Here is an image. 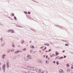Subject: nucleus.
Segmentation results:
<instances>
[{
    "label": "nucleus",
    "mask_w": 73,
    "mask_h": 73,
    "mask_svg": "<svg viewBox=\"0 0 73 73\" xmlns=\"http://www.w3.org/2000/svg\"><path fill=\"white\" fill-rule=\"evenodd\" d=\"M3 69L4 73L5 72V64H4V66H3Z\"/></svg>",
    "instance_id": "1"
},
{
    "label": "nucleus",
    "mask_w": 73,
    "mask_h": 73,
    "mask_svg": "<svg viewBox=\"0 0 73 73\" xmlns=\"http://www.w3.org/2000/svg\"><path fill=\"white\" fill-rule=\"evenodd\" d=\"M59 28H60V29H63V30H66V29L65 28L63 27H61V26H59Z\"/></svg>",
    "instance_id": "2"
},
{
    "label": "nucleus",
    "mask_w": 73,
    "mask_h": 73,
    "mask_svg": "<svg viewBox=\"0 0 73 73\" xmlns=\"http://www.w3.org/2000/svg\"><path fill=\"white\" fill-rule=\"evenodd\" d=\"M27 57L29 58V59H32V56L30 55H28L27 56Z\"/></svg>",
    "instance_id": "3"
},
{
    "label": "nucleus",
    "mask_w": 73,
    "mask_h": 73,
    "mask_svg": "<svg viewBox=\"0 0 73 73\" xmlns=\"http://www.w3.org/2000/svg\"><path fill=\"white\" fill-rule=\"evenodd\" d=\"M59 71L60 73H64V72H63V70H62V69L59 70Z\"/></svg>",
    "instance_id": "4"
},
{
    "label": "nucleus",
    "mask_w": 73,
    "mask_h": 73,
    "mask_svg": "<svg viewBox=\"0 0 73 73\" xmlns=\"http://www.w3.org/2000/svg\"><path fill=\"white\" fill-rule=\"evenodd\" d=\"M31 68H33V70H36V71L37 70V69H36V68L34 67H31Z\"/></svg>",
    "instance_id": "5"
},
{
    "label": "nucleus",
    "mask_w": 73,
    "mask_h": 73,
    "mask_svg": "<svg viewBox=\"0 0 73 73\" xmlns=\"http://www.w3.org/2000/svg\"><path fill=\"white\" fill-rule=\"evenodd\" d=\"M20 51H19V50H18L17 51H16L15 52V53H16V54H17V53H19V52H20Z\"/></svg>",
    "instance_id": "6"
},
{
    "label": "nucleus",
    "mask_w": 73,
    "mask_h": 73,
    "mask_svg": "<svg viewBox=\"0 0 73 73\" xmlns=\"http://www.w3.org/2000/svg\"><path fill=\"white\" fill-rule=\"evenodd\" d=\"M71 70V69H70V68H68L67 69V71L68 72H70Z\"/></svg>",
    "instance_id": "7"
},
{
    "label": "nucleus",
    "mask_w": 73,
    "mask_h": 73,
    "mask_svg": "<svg viewBox=\"0 0 73 73\" xmlns=\"http://www.w3.org/2000/svg\"><path fill=\"white\" fill-rule=\"evenodd\" d=\"M24 59L25 60V61H28V59H27V58H24Z\"/></svg>",
    "instance_id": "8"
},
{
    "label": "nucleus",
    "mask_w": 73,
    "mask_h": 73,
    "mask_svg": "<svg viewBox=\"0 0 73 73\" xmlns=\"http://www.w3.org/2000/svg\"><path fill=\"white\" fill-rule=\"evenodd\" d=\"M44 45H47V46H49V44L48 43H45L44 44Z\"/></svg>",
    "instance_id": "9"
},
{
    "label": "nucleus",
    "mask_w": 73,
    "mask_h": 73,
    "mask_svg": "<svg viewBox=\"0 0 73 73\" xmlns=\"http://www.w3.org/2000/svg\"><path fill=\"white\" fill-rule=\"evenodd\" d=\"M55 56V54H52V55H51L50 56V57H53V56Z\"/></svg>",
    "instance_id": "10"
},
{
    "label": "nucleus",
    "mask_w": 73,
    "mask_h": 73,
    "mask_svg": "<svg viewBox=\"0 0 73 73\" xmlns=\"http://www.w3.org/2000/svg\"><path fill=\"white\" fill-rule=\"evenodd\" d=\"M38 62L39 63H41V62L42 63V61H41V60L40 59H38Z\"/></svg>",
    "instance_id": "11"
},
{
    "label": "nucleus",
    "mask_w": 73,
    "mask_h": 73,
    "mask_svg": "<svg viewBox=\"0 0 73 73\" xmlns=\"http://www.w3.org/2000/svg\"><path fill=\"white\" fill-rule=\"evenodd\" d=\"M9 64V60H7V63L6 64Z\"/></svg>",
    "instance_id": "12"
},
{
    "label": "nucleus",
    "mask_w": 73,
    "mask_h": 73,
    "mask_svg": "<svg viewBox=\"0 0 73 73\" xmlns=\"http://www.w3.org/2000/svg\"><path fill=\"white\" fill-rule=\"evenodd\" d=\"M27 17H29V19H31V20L32 19V18L29 17V15H27Z\"/></svg>",
    "instance_id": "13"
},
{
    "label": "nucleus",
    "mask_w": 73,
    "mask_h": 73,
    "mask_svg": "<svg viewBox=\"0 0 73 73\" xmlns=\"http://www.w3.org/2000/svg\"><path fill=\"white\" fill-rule=\"evenodd\" d=\"M11 33H14V32H15L14 31H13V30H12L11 29Z\"/></svg>",
    "instance_id": "14"
},
{
    "label": "nucleus",
    "mask_w": 73,
    "mask_h": 73,
    "mask_svg": "<svg viewBox=\"0 0 73 73\" xmlns=\"http://www.w3.org/2000/svg\"><path fill=\"white\" fill-rule=\"evenodd\" d=\"M30 47L31 48H32L33 49L35 48V47H34V46H31Z\"/></svg>",
    "instance_id": "15"
},
{
    "label": "nucleus",
    "mask_w": 73,
    "mask_h": 73,
    "mask_svg": "<svg viewBox=\"0 0 73 73\" xmlns=\"http://www.w3.org/2000/svg\"><path fill=\"white\" fill-rule=\"evenodd\" d=\"M46 64H49V61L48 60H46Z\"/></svg>",
    "instance_id": "16"
},
{
    "label": "nucleus",
    "mask_w": 73,
    "mask_h": 73,
    "mask_svg": "<svg viewBox=\"0 0 73 73\" xmlns=\"http://www.w3.org/2000/svg\"><path fill=\"white\" fill-rule=\"evenodd\" d=\"M14 18L15 20H17V18H16V16H14Z\"/></svg>",
    "instance_id": "17"
},
{
    "label": "nucleus",
    "mask_w": 73,
    "mask_h": 73,
    "mask_svg": "<svg viewBox=\"0 0 73 73\" xmlns=\"http://www.w3.org/2000/svg\"><path fill=\"white\" fill-rule=\"evenodd\" d=\"M56 64L57 65H58L59 64V62L57 61L56 62Z\"/></svg>",
    "instance_id": "18"
},
{
    "label": "nucleus",
    "mask_w": 73,
    "mask_h": 73,
    "mask_svg": "<svg viewBox=\"0 0 73 73\" xmlns=\"http://www.w3.org/2000/svg\"><path fill=\"white\" fill-rule=\"evenodd\" d=\"M27 69H28L29 68H31V69H32V67L30 66H28L27 67Z\"/></svg>",
    "instance_id": "19"
},
{
    "label": "nucleus",
    "mask_w": 73,
    "mask_h": 73,
    "mask_svg": "<svg viewBox=\"0 0 73 73\" xmlns=\"http://www.w3.org/2000/svg\"><path fill=\"white\" fill-rule=\"evenodd\" d=\"M64 58V57L62 56L61 57H60V58H58V59H62V58Z\"/></svg>",
    "instance_id": "20"
},
{
    "label": "nucleus",
    "mask_w": 73,
    "mask_h": 73,
    "mask_svg": "<svg viewBox=\"0 0 73 73\" xmlns=\"http://www.w3.org/2000/svg\"><path fill=\"white\" fill-rule=\"evenodd\" d=\"M7 68H9V64H7Z\"/></svg>",
    "instance_id": "21"
},
{
    "label": "nucleus",
    "mask_w": 73,
    "mask_h": 73,
    "mask_svg": "<svg viewBox=\"0 0 73 73\" xmlns=\"http://www.w3.org/2000/svg\"><path fill=\"white\" fill-rule=\"evenodd\" d=\"M10 49H9L7 50V53H9L10 52Z\"/></svg>",
    "instance_id": "22"
},
{
    "label": "nucleus",
    "mask_w": 73,
    "mask_h": 73,
    "mask_svg": "<svg viewBox=\"0 0 73 73\" xmlns=\"http://www.w3.org/2000/svg\"><path fill=\"white\" fill-rule=\"evenodd\" d=\"M5 54H4L2 56V57H5Z\"/></svg>",
    "instance_id": "23"
},
{
    "label": "nucleus",
    "mask_w": 73,
    "mask_h": 73,
    "mask_svg": "<svg viewBox=\"0 0 73 73\" xmlns=\"http://www.w3.org/2000/svg\"><path fill=\"white\" fill-rule=\"evenodd\" d=\"M24 12L25 14H28V13L27 11H24Z\"/></svg>",
    "instance_id": "24"
},
{
    "label": "nucleus",
    "mask_w": 73,
    "mask_h": 73,
    "mask_svg": "<svg viewBox=\"0 0 73 73\" xmlns=\"http://www.w3.org/2000/svg\"><path fill=\"white\" fill-rule=\"evenodd\" d=\"M12 15H11V17H12V16H15V14L13 13H12Z\"/></svg>",
    "instance_id": "25"
},
{
    "label": "nucleus",
    "mask_w": 73,
    "mask_h": 73,
    "mask_svg": "<svg viewBox=\"0 0 73 73\" xmlns=\"http://www.w3.org/2000/svg\"><path fill=\"white\" fill-rule=\"evenodd\" d=\"M11 29H9V30H8V32H9V33L10 32H11Z\"/></svg>",
    "instance_id": "26"
},
{
    "label": "nucleus",
    "mask_w": 73,
    "mask_h": 73,
    "mask_svg": "<svg viewBox=\"0 0 73 73\" xmlns=\"http://www.w3.org/2000/svg\"><path fill=\"white\" fill-rule=\"evenodd\" d=\"M59 57L58 56H57V57H56V58L55 59V60H56V59H57V58H59Z\"/></svg>",
    "instance_id": "27"
},
{
    "label": "nucleus",
    "mask_w": 73,
    "mask_h": 73,
    "mask_svg": "<svg viewBox=\"0 0 73 73\" xmlns=\"http://www.w3.org/2000/svg\"><path fill=\"white\" fill-rule=\"evenodd\" d=\"M56 54H59V53H58V52H57V51L56 52Z\"/></svg>",
    "instance_id": "28"
},
{
    "label": "nucleus",
    "mask_w": 73,
    "mask_h": 73,
    "mask_svg": "<svg viewBox=\"0 0 73 73\" xmlns=\"http://www.w3.org/2000/svg\"><path fill=\"white\" fill-rule=\"evenodd\" d=\"M65 46H69V44H65Z\"/></svg>",
    "instance_id": "29"
},
{
    "label": "nucleus",
    "mask_w": 73,
    "mask_h": 73,
    "mask_svg": "<svg viewBox=\"0 0 73 73\" xmlns=\"http://www.w3.org/2000/svg\"><path fill=\"white\" fill-rule=\"evenodd\" d=\"M67 67H69V64H67L66 65Z\"/></svg>",
    "instance_id": "30"
},
{
    "label": "nucleus",
    "mask_w": 73,
    "mask_h": 73,
    "mask_svg": "<svg viewBox=\"0 0 73 73\" xmlns=\"http://www.w3.org/2000/svg\"><path fill=\"white\" fill-rule=\"evenodd\" d=\"M51 50H51V49H49L48 50V52H50V51H51Z\"/></svg>",
    "instance_id": "31"
},
{
    "label": "nucleus",
    "mask_w": 73,
    "mask_h": 73,
    "mask_svg": "<svg viewBox=\"0 0 73 73\" xmlns=\"http://www.w3.org/2000/svg\"><path fill=\"white\" fill-rule=\"evenodd\" d=\"M4 43H3L2 44H1L2 46H4Z\"/></svg>",
    "instance_id": "32"
},
{
    "label": "nucleus",
    "mask_w": 73,
    "mask_h": 73,
    "mask_svg": "<svg viewBox=\"0 0 73 73\" xmlns=\"http://www.w3.org/2000/svg\"><path fill=\"white\" fill-rule=\"evenodd\" d=\"M23 50H27V48H25L24 49H23Z\"/></svg>",
    "instance_id": "33"
},
{
    "label": "nucleus",
    "mask_w": 73,
    "mask_h": 73,
    "mask_svg": "<svg viewBox=\"0 0 73 73\" xmlns=\"http://www.w3.org/2000/svg\"><path fill=\"white\" fill-rule=\"evenodd\" d=\"M12 46L13 47V48L15 47V45H14V44H13Z\"/></svg>",
    "instance_id": "34"
},
{
    "label": "nucleus",
    "mask_w": 73,
    "mask_h": 73,
    "mask_svg": "<svg viewBox=\"0 0 73 73\" xmlns=\"http://www.w3.org/2000/svg\"><path fill=\"white\" fill-rule=\"evenodd\" d=\"M3 40V37H1L0 40Z\"/></svg>",
    "instance_id": "35"
},
{
    "label": "nucleus",
    "mask_w": 73,
    "mask_h": 73,
    "mask_svg": "<svg viewBox=\"0 0 73 73\" xmlns=\"http://www.w3.org/2000/svg\"><path fill=\"white\" fill-rule=\"evenodd\" d=\"M28 13L29 15H30V14H31V12H29V11H28Z\"/></svg>",
    "instance_id": "36"
},
{
    "label": "nucleus",
    "mask_w": 73,
    "mask_h": 73,
    "mask_svg": "<svg viewBox=\"0 0 73 73\" xmlns=\"http://www.w3.org/2000/svg\"><path fill=\"white\" fill-rule=\"evenodd\" d=\"M24 42V40H23L22 41V42H21L22 44H23Z\"/></svg>",
    "instance_id": "37"
},
{
    "label": "nucleus",
    "mask_w": 73,
    "mask_h": 73,
    "mask_svg": "<svg viewBox=\"0 0 73 73\" xmlns=\"http://www.w3.org/2000/svg\"><path fill=\"white\" fill-rule=\"evenodd\" d=\"M32 52H33V50H31L30 51V53H32Z\"/></svg>",
    "instance_id": "38"
},
{
    "label": "nucleus",
    "mask_w": 73,
    "mask_h": 73,
    "mask_svg": "<svg viewBox=\"0 0 73 73\" xmlns=\"http://www.w3.org/2000/svg\"><path fill=\"white\" fill-rule=\"evenodd\" d=\"M18 27H20V28H21V26L18 25V26H17Z\"/></svg>",
    "instance_id": "39"
},
{
    "label": "nucleus",
    "mask_w": 73,
    "mask_h": 73,
    "mask_svg": "<svg viewBox=\"0 0 73 73\" xmlns=\"http://www.w3.org/2000/svg\"><path fill=\"white\" fill-rule=\"evenodd\" d=\"M53 63L54 64H55L56 63V61H53Z\"/></svg>",
    "instance_id": "40"
},
{
    "label": "nucleus",
    "mask_w": 73,
    "mask_h": 73,
    "mask_svg": "<svg viewBox=\"0 0 73 73\" xmlns=\"http://www.w3.org/2000/svg\"><path fill=\"white\" fill-rule=\"evenodd\" d=\"M9 17L10 19H11V20H14V19H11V17Z\"/></svg>",
    "instance_id": "41"
},
{
    "label": "nucleus",
    "mask_w": 73,
    "mask_h": 73,
    "mask_svg": "<svg viewBox=\"0 0 73 73\" xmlns=\"http://www.w3.org/2000/svg\"><path fill=\"white\" fill-rule=\"evenodd\" d=\"M14 51V50H11V52H13Z\"/></svg>",
    "instance_id": "42"
},
{
    "label": "nucleus",
    "mask_w": 73,
    "mask_h": 73,
    "mask_svg": "<svg viewBox=\"0 0 73 73\" xmlns=\"http://www.w3.org/2000/svg\"><path fill=\"white\" fill-rule=\"evenodd\" d=\"M46 48H47L46 47H45L44 48V50H45V49H46Z\"/></svg>",
    "instance_id": "43"
},
{
    "label": "nucleus",
    "mask_w": 73,
    "mask_h": 73,
    "mask_svg": "<svg viewBox=\"0 0 73 73\" xmlns=\"http://www.w3.org/2000/svg\"><path fill=\"white\" fill-rule=\"evenodd\" d=\"M33 32H36V30H33Z\"/></svg>",
    "instance_id": "44"
},
{
    "label": "nucleus",
    "mask_w": 73,
    "mask_h": 73,
    "mask_svg": "<svg viewBox=\"0 0 73 73\" xmlns=\"http://www.w3.org/2000/svg\"><path fill=\"white\" fill-rule=\"evenodd\" d=\"M48 55H46V58H48Z\"/></svg>",
    "instance_id": "45"
},
{
    "label": "nucleus",
    "mask_w": 73,
    "mask_h": 73,
    "mask_svg": "<svg viewBox=\"0 0 73 73\" xmlns=\"http://www.w3.org/2000/svg\"><path fill=\"white\" fill-rule=\"evenodd\" d=\"M58 55V54H56L55 55V56H57Z\"/></svg>",
    "instance_id": "46"
},
{
    "label": "nucleus",
    "mask_w": 73,
    "mask_h": 73,
    "mask_svg": "<svg viewBox=\"0 0 73 73\" xmlns=\"http://www.w3.org/2000/svg\"><path fill=\"white\" fill-rule=\"evenodd\" d=\"M65 50H63L62 52H63V53H64V52H65Z\"/></svg>",
    "instance_id": "47"
},
{
    "label": "nucleus",
    "mask_w": 73,
    "mask_h": 73,
    "mask_svg": "<svg viewBox=\"0 0 73 73\" xmlns=\"http://www.w3.org/2000/svg\"><path fill=\"white\" fill-rule=\"evenodd\" d=\"M49 59H50V57H48V60H49Z\"/></svg>",
    "instance_id": "48"
},
{
    "label": "nucleus",
    "mask_w": 73,
    "mask_h": 73,
    "mask_svg": "<svg viewBox=\"0 0 73 73\" xmlns=\"http://www.w3.org/2000/svg\"><path fill=\"white\" fill-rule=\"evenodd\" d=\"M45 57H46V55H44L43 56V57H44V58Z\"/></svg>",
    "instance_id": "49"
},
{
    "label": "nucleus",
    "mask_w": 73,
    "mask_h": 73,
    "mask_svg": "<svg viewBox=\"0 0 73 73\" xmlns=\"http://www.w3.org/2000/svg\"><path fill=\"white\" fill-rule=\"evenodd\" d=\"M66 57V56H64V58H65Z\"/></svg>",
    "instance_id": "50"
},
{
    "label": "nucleus",
    "mask_w": 73,
    "mask_h": 73,
    "mask_svg": "<svg viewBox=\"0 0 73 73\" xmlns=\"http://www.w3.org/2000/svg\"><path fill=\"white\" fill-rule=\"evenodd\" d=\"M42 48H43V47H42V46L40 48V49H42Z\"/></svg>",
    "instance_id": "51"
},
{
    "label": "nucleus",
    "mask_w": 73,
    "mask_h": 73,
    "mask_svg": "<svg viewBox=\"0 0 73 73\" xmlns=\"http://www.w3.org/2000/svg\"><path fill=\"white\" fill-rule=\"evenodd\" d=\"M0 70H1V67H0Z\"/></svg>",
    "instance_id": "52"
},
{
    "label": "nucleus",
    "mask_w": 73,
    "mask_h": 73,
    "mask_svg": "<svg viewBox=\"0 0 73 73\" xmlns=\"http://www.w3.org/2000/svg\"><path fill=\"white\" fill-rule=\"evenodd\" d=\"M48 52V50L45 51V52Z\"/></svg>",
    "instance_id": "53"
},
{
    "label": "nucleus",
    "mask_w": 73,
    "mask_h": 73,
    "mask_svg": "<svg viewBox=\"0 0 73 73\" xmlns=\"http://www.w3.org/2000/svg\"><path fill=\"white\" fill-rule=\"evenodd\" d=\"M44 72H45V71H43V72H42V73H44Z\"/></svg>",
    "instance_id": "54"
},
{
    "label": "nucleus",
    "mask_w": 73,
    "mask_h": 73,
    "mask_svg": "<svg viewBox=\"0 0 73 73\" xmlns=\"http://www.w3.org/2000/svg\"><path fill=\"white\" fill-rule=\"evenodd\" d=\"M18 46H19V47H20L21 46H20V45H18Z\"/></svg>",
    "instance_id": "55"
},
{
    "label": "nucleus",
    "mask_w": 73,
    "mask_h": 73,
    "mask_svg": "<svg viewBox=\"0 0 73 73\" xmlns=\"http://www.w3.org/2000/svg\"><path fill=\"white\" fill-rule=\"evenodd\" d=\"M71 69H73V66H72V67H71Z\"/></svg>",
    "instance_id": "56"
},
{
    "label": "nucleus",
    "mask_w": 73,
    "mask_h": 73,
    "mask_svg": "<svg viewBox=\"0 0 73 73\" xmlns=\"http://www.w3.org/2000/svg\"><path fill=\"white\" fill-rule=\"evenodd\" d=\"M2 58H3V59H4L5 57H2Z\"/></svg>",
    "instance_id": "57"
},
{
    "label": "nucleus",
    "mask_w": 73,
    "mask_h": 73,
    "mask_svg": "<svg viewBox=\"0 0 73 73\" xmlns=\"http://www.w3.org/2000/svg\"><path fill=\"white\" fill-rule=\"evenodd\" d=\"M36 52V51H34V52L33 53V54H34V53H35Z\"/></svg>",
    "instance_id": "58"
},
{
    "label": "nucleus",
    "mask_w": 73,
    "mask_h": 73,
    "mask_svg": "<svg viewBox=\"0 0 73 73\" xmlns=\"http://www.w3.org/2000/svg\"><path fill=\"white\" fill-rule=\"evenodd\" d=\"M0 65H1V62H0Z\"/></svg>",
    "instance_id": "59"
},
{
    "label": "nucleus",
    "mask_w": 73,
    "mask_h": 73,
    "mask_svg": "<svg viewBox=\"0 0 73 73\" xmlns=\"http://www.w3.org/2000/svg\"><path fill=\"white\" fill-rule=\"evenodd\" d=\"M39 72H40L41 70H39Z\"/></svg>",
    "instance_id": "60"
},
{
    "label": "nucleus",
    "mask_w": 73,
    "mask_h": 73,
    "mask_svg": "<svg viewBox=\"0 0 73 73\" xmlns=\"http://www.w3.org/2000/svg\"><path fill=\"white\" fill-rule=\"evenodd\" d=\"M31 42H32L31 41H30V43H31Z\"/></svg>",
    "instance_id": "61"
},
{
    "label": "nucleus",
    "mask_w": 73,
    "mask_h": 73,
    "mask_svg": "<svg viewBox=\"0 0 73 73\" xmlns=\"http://www.w3.org/2000/svg\"><path fill=\"white\" fill-rule=\"evenodd\" d=\"M44 50V49H42V50Z\"/></svg>",
    "instance_id": "62"
},
{
    "label": "nucleus",
    "mask_w": 73,
    "mask_h": 73,
    "mask_svg": "<svg viewBox=\"0 0 73 73\" xmlns=\"http://www.w3.org/2000/svg\"><path fill=\"white\" fill-rule=\"evenodd\" d=\"M71 66H73V64H71Z\"/></svg>",
    "instance_id": "63"
},
{
    "label": "nucleus",
    "mask_w": 73,
    "mask_h": 73,
    "mask_svg": "<svg viewBox=\"0 0 73 73\" xmlns=\"http://www.w3.org/2000/svg\"><path fill=\"white\" fill-rule=\"evenodd\" d=\"M25 73H28V72H25Z\"/></svg>",
    "instance_id": "64"
}]
</instances>
